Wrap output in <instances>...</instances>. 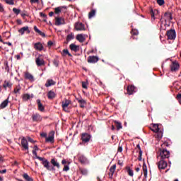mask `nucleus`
Listing matches in <instances>:
<instances>
[{
	"label": "nucleus",
	"instance_id": "1",
	"mask_svg": "<svg viewBox=\"0 0 181 181\" xmlns=\"http://www.w3.org/2000/svg\"><path fill=\"white\" fill-rule=\"evenodd\" d=\"M37 159H39L42 162V165H43V167L45 168L47 170H56V168H57V169H60V163H59V161H57L56 158L51 159L50 162H49L47 159L42 157H37ZM50 163L52 165H51Z\"/></svg>",
	"mask_w": 181,
	"mask_h": 181
},
{
	"label": "nucleus",
	"instance_id": "2",
	"mask_svg": "<svg viewBox=\"0 0 181 181\" xmlns=\"http://www.w3.org/2000/svg\"><path fill=\"white\" fill-rule=\"evenodd\" d=\"M165 146H169V144L168 142H165L161 145V148L158 149V153L159 156L158 158H160V159H169L170 157V152L169 151L163 148H165Z\"/></svg>",
	"mask_w": 181,
	"mask_h": 181
},
{
	"label": "nucleus",
	"instance_id": "3",
	"mask_svg": "<svg viewBox=\"0 0 181 181\" xmlns=\"http://www.w3.org/2000/svg\"><path fill=\"white\" fill-rule=\"evenodd\" d=\"M150 129L153 132H155V134H156V138L160 139L163 136V132H162V130H160L159 124H151V126L150 127Z\"/></svg>",
	"mask_w": 181,
	"mask_h": 181
},
{
	"label": "nucleus",
	"instance_id": "4",
	"mask_svg": "<svg viewBox=\"0 0 181 181\" xmlns=\"http://www.w3.org/2000/svg\"><path fill=\"white\" fill-rule=\"evenodd\" d=\"M33 122H42L43 117L39 113H34L31 116Z\"/></svg>",
	"mask_w": 181,
	"mask_h": 181
},
{
	"label": "nucleus",
	"instance_id": "5",
	"mask_svg": "<svg viewBox=\"0 0 181 181\" xmlns=\"http://www.w3.org/2000/svg\"><path fill=\"white\" fill-rule=\"evenodd\" d=\"M35 64L38 67H42V66H45V64H46L42 55H39L37 58H35Z\"/></svg>",
	"mask_w": 181,
	"mask_h": 181
},
{
	"label": "nucleus",
	"instance_id": "6",
	"mask_svg": "<svg viewBox=\"0 0 181 181\" xmlns=\"http://www.w3.org/2000/svg\"><path fill=\"white\" fill-rule=\"evenodd\" d=\"M166 35L170 40H175L176 39V31L175 30H168Z\"/></svg>",
	"mask_w": 181,
	"mask_h": 181
},
{
	"label": "nucleus",
	"instance_id": "7",
	"mask_svg": "<svg viewBox=\"0 0 181 181\" xmlns=\"http://www.w3.org/2000/svg\"><path fill=\"white\" fill-rule=\"evenodd\" d=\"M81 139L82 142L87 144V142H90V139H91V135H90L88 133H82Z\"/></svg>",
	"mask_w": 181,
	"mask_h": 181
},
{
	"label": "nucleus",
	"instance_id": "8",
	"mask_svg": "<svg viewBox=\"0 0 181 181\" xmlns=\"http://www.w3.org/2000/svg\"><path fill=\"white\" fill-rule=\"evenodd\" d=\"M71 103V101L70 100L65 99V101H63L62 103V107L66 112H69V105Z\"/></svg>",
	"mask_w": 181,
	"mask_h": 181
},
{
	"label": "nucleus",
	"instance_id": "9",
	"mask_svg": "<svg viewBox=\"0 0 181 181\" xmlns=\"http://www.w3.org/2000/svg\"><path fill=\"white\" fill-rule=\"evenodd\" d=\"M170 67L171 71H177V70L180 69V65L179 64V62L174 61L173 62Z\"/></svg>",
	"mask_w": 181,
	"mask_h": 181
},
{
	"label": "nucleus",
	"instance_id": "10",
	"mask_svg": "<svg viewBox=\"0 0 181 181\" xmlns=\"http://www.w3.org/2000/svg\"><path fill=\"white\" fill-rule=\"evenodd\" d=\"M21 146L23 148V149H25V151H29V144L25 137L21 139Z\"/></svg>",
	"mask_w": 181,
	"mask_h": 181
},
{
	"label": "nucleus",
	"instance_id": "11",
	"mask_svg": "<svg viewBox=\"0 0 181 181\" xmlns=\"http://www.w3.org/2000/svg\"><path fill=\"white\" fill-rule=\"evenodd\" d=\"M157 165L159 169H166L168 167V163L163 159L160 160Z\"/></svg>",
	"mask_w": 181,
	"mask_h": 181
},
{
	"label": "nucleus",
	"instance_id": "12",
	"mask_svg": "<svg viewBox=\"0 0 181 181\" xmlns=\"http://www.w3.org/2000/svg\"><path fill=\"white\" fill-rule=\"evenodd\" d=\"M55 25L57 26H60V25H66V21L64 18L62 17H57L55 18Z\"/></svg>",
	"mask_w": 181,
	"mask_h": 181
},
{
	"label": "nucleus",
	"instance_id": "13",
	"mask_svg": "<svg viewBox=\"0 0 181 181\" xmlns=\"http://www.w3.org/2000/svg\"><path fill=\"white\" fill-rule=\"evenodd\" d=\"M75 29L76 30H86V26L83 23L78 22L75 23Z\"/></svg>",
	"mask_w": 181,
	"mask_h": 181
},
{
	"label": "nucleus",
	"instance_id": "14",
	"mask_svg": "<svg viewBox=\"0 0 181 181\" xmlns=\"http://www.w3.org/2000/svg\"><path fill=\"white\" fill-rule=\"evenodd\" d=\"M69 49L70 50H71V52H75V53H77V52H80V46L76 45L74 43L69 45Z\"/></svg>",
	"mask_w": 181,
	"mask_h": 181
},
{
	"label": "nucleus",
	"instance_id": "15",
	"mask_svg": "<svg viewBox=\"0 0 181 181\" xmlns=\"http://www.w3.org/2000/svg\"><path fill=\"white\" fill-rule=\"evenodd\" d=\"M25 33H27V35H29V33H30L29 27H28V26L23 27L22 28L18 30V33H21V35H25Z\"/></svg>",
	"mask_w": 181,
	"mask_h": 181
},
{
	"label": "nucleus",
	"instance_id": "16",
	"mask_svg": "<svg viewBox=\"0 0 181 181\" xmlns=\"http://www.w3.org/2000/svg\"><path fill=\"white\" fill-rule=\"evenodd\" d=\"M99 59L98 57H95V56H89L88 57V63H97V62H98Z\"/></svg>",
	"mask_w": 181,
	"mask_h": 181
},
{
	"label": "nucleus",
	"instance_id": "17",
	"mask_svg": "<svg viewBox=\"0 0 181 181\" xmlns=\"http://www.w3.org/2000/svg\"><path fill=\"white\" fill-rule=\"evenodd\" d=\"M73 39H74V33H69L67 36H66V41L64 42L65 45H68L69 42H70L71 40H73Z\"/></svg>",
	"mask_w": 181,
	"mask_h": 181
},
{
	"label": "nucleus",
	"instance_id": "18",
	"mask_svg": "<svg viewBox=\"0 0 181 181\" xmlns=\"http://www.w3.org/2000/svg\"><path fill=\"white\" fill-rule=\"evenodd\" d=\"M8 104H9V98H7L0 104V109L4 110V108H6Z\"/></svg>",
	"mask_w": 181,
	"mask_h": 181
},
{
	"label": "nucleus",
	"instance_id": "19",
	"mask_svg": "<svg viewBox=\"0 0 181 181\" xmlns=\"http://www.w3.org/2000/svg\"><path fill=\"white\" fill-rule=\"evenodd\" d=\"M25 78H26V80H29V81L33 82L35 81V78L33 76V75L29 73V72H26L25 74Z\"/></svg>",
	"mask_w": 181,
	"mask_h": 181
},
{
	"label": "nucleus",
	"instance_id": "20",
	"mask_svg": "<svg viewBox=\"0 0 181 181\" xmlns=\"http://www.w3.org/2000/svg\"><path fill=\"white\" fill-rule=\"evenodd\" d=\"M76 40H78V42H80V43H83L86 41V37H84L83 34H78L76 35Z\"/></svg>",
	"mask_w": 181,
	"mask_h": 181
},
{
	"label": "nucleus",
	"instance_id": "21",
	"mask_svg": "<svg viewBox=\"0 0 181 181\" xmlns=\"http://www.w3.org/2000/svg\"><path fill=\"white\" fill-rule=\"evenodd\" d=\"M34 49H35V50H39L40 52H42V50H43V45L40 42H36L35 44H34Z\"/></svg>",
	"mask_w": 181,
	"mask_h": 181
},
{
	"label": "nucleus",
	"instance_id": "22",
	"mask_svg": "<svg viewBox=\"0 0 181 181\" xmlns=\"http://www.w3.org/2000/svg\"><path fill=\"white\" fill-rule=\"evenodd\" d=\"M78 160L81 162V163H82V165H86V163L88 162V160H87V158H86L84 156H80L78 157Z\"/></svg>",
	"mask_w": 181,
	"mask_h": 181
},
{
	"label": "nucleus",
	"instance_id": "23",
	"mask_svg": "<svg viewBox=\"0 0 181 181\" xmlns=\"http://www.w3.org/2000/svg\"><path fill=\"white\" fill-rule=\"evenodd\" d=\"M45 142L53 144V142H54V134H49L48 137H46Z\"/></svg>",
	"mask_w": 181,
	"mask_h": 181
},
{
	"label": "nucleus",
	"instance_id": "24",
	"mask_svg": "<svg viewBox=\"0 0 181 181\" xmlns=\"http://www.w3.org/2000/svg\"><path fill=\"white\" fill-rule=\"evenodd\" d=\"M47 95L49 100H53V98H56V93L53 90H49L47 93Z\"/></svg>",
	"mask_w": 181,
	"mask_h": 181
},
{
	"label": "nucleus",
	"instance_id": "25",
	"mask_svg": "<svg viewBox=\"0 0 181 181\" xmlns=\"http://www.w3.org/2000/svg\"><path fill=\"white\" fill-rule=\"evenodd\" d=\"M37 104L38 105L39 111H41V112H43L45 111V107H43V104H42V102H40V99L37 100Z\"/></svg>",
	"mask_w": 181,
	"mask_h": 181
},
{
	"label": "nucleus",
	"instance_id": "26",
	"mask_svg": "<svg viewBox=\"0 0 181 181\" xmlns=\"http://www.w3.org/2000/svg\"><path fill=\"white\" fill-rule=\"evenodd\" d=\"M34 30H35V32H36V33H38V35H40V36H42V37H46V34H45V33L40 31V30H39V28H37V27L36 25L34 26Z\"/></svg>",
	"mask_w": 181,
	"mask_h": 181
},
{
	"label": "nucleus",
	"instance_id": "27",
	"mask_svg": "<svg viewBox=\"0 0 181 181\" xmlns=\"http://www.w3.org/2000/svg\"><path fill=\"white\" fill-rule=\"evenodd\" d=\"M131 35H132V39H138L136 36L139 35V33L138 32V30L132 29L131 31Z\"/></svg>",
	"mask_w": 181,
	"mask_h": 181
},
{
	"label": "nucleus",
	"instance_id": "28",
	"mask_svg": "<svg viewBox=\"0 0 181 181\" xmlns=\"http://www.w3.org/2000/svg\"><path fill=\"white\" fill-rule=\"evenodd\" d=\"M77 101L79 103L81 108H84V106L87 104V102L82 98L81 99L78 98Z\"/></svg>",
	"mask_w": 181,
	"mask_h": 181
},
{
	"label": "nucleus",
	"instance_id": "29",
	"mask_svg": "<svg viewBox=\"0 0 181 181\" xmlns=\"http://www.w3.org/2000/svg\"><path fill=\"white\" fill-rule=\"evenodd\" d=\"M54 84H56L54 81L52 79H48L45 83V87H51V86H54Z\"/></svg>",
	"mask_w": 181,
	"mask_h": 181
},
{
	"label": "nucleus",
	"instance_id": "30",
	"mask_svg": "<svg viewBox=\"0 0 181 181\" xmlns=\"http://www.w3.org/2000/svg\"><path fill=\"white\" fill-rule=\"evenodd\" d=\"M127 91H128V94L129 95H131V94H134V93L135 92V86H129L127 87Z\"/></svg>",
	"mask_w": 181,
	"mask_h": 181
},
{
	"label": "nucleus",
	"instance_id": "31",
	"mask_svg": "<svg viewBox=\"0 0 181 181\" xmlns=\"http://www.w3.org/2000/svg\"><path fill=\"white\" fill-rule=\"evenodd\" d=\"M23 177L25 179L26 181H33V178H32L28 173H24L23 174Z\"/></svg>",
	"mask_w": 181,
	"mask_h": 181
},
{
	"label": "nucleus",
	"instance_id": "32",
	"mask_svg": "<svg viewBox=\"0 0 181 181\" xmlns=\"http://www.w3.org/2000/svg\"><path fill=\"white\" fill-rule=\"evenodd\" d=\"M4 88H11L12 87V83L8 81H5L4 83L3 84Z\"/></svg>",
	"mask_w": 181,
	"mask_h": 181
},
{
	"label": "nucleus",
	"instance_id": "33",
	"mask_svg": "<svg viewBox=\"0 0 181 181\" xmlns=\"http://www.w3.org/2000/svg\"><path fill=\"white\" fill-rule=\"evenodd\" d=\"M110 173H108L110 179H112V176H114V165H112L110 169Z\"/></svg>",
	"mask_w": 181,
	"mask_h": 181
},
{
	"label": "nucleus",
	"instance_id": "34",
	"mask_svg": "<svg viewBox=\"0 0 181 181\" xmlns=\"http://www.w3.org/2000/svg\"><path fill=\"white\" fill-rule=\"evenodd\" d=\"M136 146L139 149L138 160L141 161L142 160V150H141V146H139V144H138Z\"/></svg>",
	"mask_w": 181,
	"mask_h": 181
},
{
	"label": "nucleus",
	"instance_id": "35",
	"mask_svg": "<svg viewBox=\"0 0 181 181\" xmlns=\"http://www.w3.org/2000/svg\"><path fill=\"white\" fill-rule=\"evenodd\" d=\"M143 172H144V175L146 177L148 176V168L145 164L143 165Z\"/></svg>",
	"mask_w": 181,
	"mask_h": 181
},
{
	"label": "nucleus",
	"instance_id": "36",
	"mask_svg": "<svg viewBox=\"0 0 181 181\" xmlns=\"http://www.w3.org/2000/svg\"><path fill=\"white\" fill-rule=\"evenodd\" d=\"M115 123L116 124L115 127L117 131H119V129H122V124H121V122H115Z\"/></svg>",
	"mask_w": 181,
	"mask_h": 181
},
{
	"label": "nucleus",
	"instance_id": "37",
	"mask_svg": "<svg viewBox=\"0 0 181 181\" xmlns=\"http://www.w3.org/2000/svg\"><path fill=\"white\" fill-rule=\"evenodd\" d=\"M94 16H95V10L92 9L88 13V18L89 19H91V18H94Z\"/></svg>",
	"mask_w": 181,
	"mask_h": 181
},
{
	"label": "nucleus",
	"instance_id": "38",
	"mask_svg": "<svg viewBox=\"0 0 181 181\" xmlns=\"http://www.w3.org/2000/svg\"><path fill=\"white\" fill-rule=\"evenodd\" d=\"M79 171L81 172V175H84L85 176L88 173V171L86 168H80Z\"/></svg>",
	"mask_w": 181,
	"mask_h": 181
},
{
	"label": "nucleus",
	"instance_id": "39",
	"mask_svg": "<svg viewBox=\"0 0 181 181\" xmlns=\"http://www.w3.org/2000/svg\"><path fill=\"white\" fill-rule=\"evenodd\" d=\"M22 89V88L21 87V86L20 85H18L16 87V88L14 89V93H16V94H20V91H21V90Z\"/></svg>",
	"mask_w": 181,
	"mask_h": 181
},
{
	"label": "nucleus",
	"instance_id": "40",
	"mask_svg": "<svg viewBox=\"0 0 181 181\" xmlns=\"http://www.w3.org/2000/svg\"><path fill=\"white\" fill-rule=\"evenodd\" d=\"M62 52H63V53H64V54L65 56L68 55L69 57H73V55H71V54H70V52H69V49H63Z\"/></svg>",
	"mask_w": 181,
	"mask_h": 181
},
{
	"label": "nucleus",
	"instance_id": "41",
	"mask_svg": "<svg viewBox=\"0 0 181 181\" xmlns=\"http://www.w3.org/2000/svg\"><path fill=\"white\" fill-rule=\"evenodd\" d=\"M5 2L8 5H15V0H5Z\"/></svg>",
	"mask_w": 181,
	"mask_h": 181
},
{
	"label": "nucleus",
	"instance_id": "42",
	"mask_svg": "<svg viewBox=\"0 0 181 181\" xmlns=\"http://www.w3.org/2000/svg\"><path fill=\"white\" fill-rule=\"evenodd\" d=\"M23 100H25V101H28V100H30V95L26 93L24 94L23 96Z\"/></svg>",
	"mask_w": 181,
	"mask_h": 181
},
{
	"label": "nucleus",
	"instance_id": "43",
	"mask_svg": "<svg viewBox=\"0 0 181 181\" xmlns=\"http://www.w3.org/2000/svg\"><path fill=\"white\" fill-rule=\"evenodd\" d=\"M156 12H158V11H156V10H151V19H152V21H155V13Z\"/></svg>",
	"mask_w": 181,
	"mask_h": 181
},
{
	"label": "nucleus",
	"instance_id": "44",
	"mask_svg": "<svg viewBox=\"0 0 181 181\" xmlns=\"http://www.w3.org/2000/svg\"><path fill=\"white\" fill-rule=\"evenodd\" d=\"M60 12H62V7H57L54 8V13L57 15H59V13H60Z\"/></svg>",
	"mask_w": 181,
	"mask_h": 181
},
{
	"label": "nucleus",
	"instance_id": "45",
	"mask_svg": "<svg viewBox=\"0 0 181 181\" xmlns=\"http://www.w3.org/2000/svg\"><path fill=\"white\" fill-rule=\"evenodd\" d=\"M13 12L16 15H19V13H21V9L16 8H13Z\"/></svg>",
	"mask_w": 181,
	"mask_h": 181
},
{
	"label": "nucleus",
	"instance_id": "46",
	"mask_svg": "<svg viewBox=\"0 0 181 181\" xmlns=\"http://www.w3.org/2000/svg\"><path fill=\"white\" fill-rule=\"evenodd\" d=\"M127 172L129 176H134V171L130 168H127Z\"/></svg>",
	"mask_w": 181,
	"mask_h": 181
},
{
	"label": "nucleus",
	"instance_id": "47",
	"mask_svg": "<svg viewBox=\"0 0 181 181\" xmlns=\"http://www.w3.org/2000/svg\"><path fill=\"white\" fill-rule=\"evenodd\" d=\"M59 60L57 59L53 60V64L54 65L55 67H59Z\"/></svg>",
	"mask_w": 181,
	"mask_h": 181
},
{
	"label": "nucleus",
	"instance_id": "48",
	"mask_svg": "<svg viewBox=\"0 0 181 181\" xmlns=\"http://www.w3.org/2000/svg\"><path fill=\"white\" fill-rule=\"evenodd\" d=\"M157 4L160 5V6H162L165 4V0H157Z\"/></svg>",
	"mask_w": 181,
	"mask_h": 181
},
{
	"label": "nucleus",
	"instance_id": "49",
	"mask_svg": "<svg viewBox=\"0 0 181 181\" xmlns=\"http://www.w3.org/2000/svg\"><path fill=\"white\" fill-rule=\"evenodd\" d=\"M63 170H64V172H67V171L70 170V168L69 167V165H65L64 166Z\"/></svg>",
	"mask_w": 181,
	"mask_h": 181
},
{
	"label": "nucleus",
	"instance_id": "50",
	"mask_svg": "<svg viewBox=\"0 0 181 181\" xmlns=\"http://www.w3.org/2000/svg\"><path fill=\"white\" fill-rule=\"evenodd\" d=\"M87 82H82V87L83 88L87 89Z\"/></svg>",
	"mask_w": 181,
	"mask_h": 181
},
{
	"label": "nucleus",
	"instance_id": "51",
	"mask_svg": "<svg viewBox=\"0 0 181 181\" xmlns=\"http://www.w3.org/2000/svg\"><path fill=\"white\" fill-rule=\"evenodd\" d=\"M28 142H31V144H35V140L30 137H27Z\"/></svg>",
	"mask_w": 181,
	"mask_h": 181
},
{
	"label": "nucleus",
	"instance_id": "52",
	"mask_svg": "<svg viewBox=\"0 0 181 181\" xmlns=\"http://www.w3.org/2000/svg\"><path fill=\"white\" fill-rule=\"evenodd\" d=\"M40 136H42V138H47V134L42 132L40 134Z\"/></svg>",
	"mask_w": 181,
	"mask_h": 181
},
{
	"label": "nucleus",
	"instance_id": "53",
	"mask_svg": "<svg viewBox=\"0 0 181 181\" xmlns=\"http://www.w3.org/2000/svg\"><path fill=\"white\" fill-rule=\"evenodd\" d=\"M30 4H39V0H30Z\"/></svg>",
	"mask_w": 181,
	"mask_h": 181
},
{
	"label": "nucleus",
	"instance_id": "54",
	"mask_svg": "<svg viewBox=\"0 0 181 181\" xmlns=\"http://www.w3.org/2000/svg\"><path fill=\"white\" fill-rule=\"evenodd\" d=\"M5 70L7 73H9V66H8V63H6Z\"/></svg>",
	"mask_w": 181,
	"mask_h": 181
},
{
	"label": "nucleus",
	"instance_id": "55",
	"mask_svg": "<svg viewBox=\"0 0 181 181\" xmlns=\"http://www.w3.org/2000/svg\"><path fill=\"white\" fill-rule=\"evenodd\" d=\"M177 100H178V101L181 100V93H179L176 96Z\"/></svg>",
	"mask_w": 181,
	"mask_h": 181
},
{
	"label": "nucleus",
	"instance_id": "56",
	"mask_svg": "<svg viewBox=\"0 0 181 181\" xmlns=\"http://www.w3.org/2000/svg\"><path fill=\"white\" fill-rule=\"evenodd\" d=\"M40 16H41L42 18H47V16L43 13H40Z\"/></svg>",
	"mask_w": 181,
	"mask_h": 181
},
{
	"label": "nucleus",
	"instance_id": "57",
	"mask_svg": "<svg viewBox=\"0 0 181 181\" xmlns=\"http://www.w3.org/2000/svg\"><path fill=\"white\" fill-rule=\"evenodd\" d=\"M165 16H168V17H170V21H172V15H171L170 13H165Z\"/></svg>",
	"mask_w": 181,
	"mask_h": 181
},
{
	"label": "nucleus",
	"instance_id": "58",
	"mask_svg": "<svg viewBox=\"0 0 181 181\" xmlns=\"http://www.w3.org/2000/svg\"><path fill=\"white\" fill-rule=\"evenodd\" d=\"M33 155H34L35 156H36V158H37L38 156H37V152H36V151L35 150H33Z\"/></svg>",
	"mask_w": 181,
	"mask_h": 181
},
{
	"label": "nucleus",
	"instance_id": "59",
	"mask_svg": "<svg viewBox=\"0 0 181 181\" xmlns=\"http://www.w3.org/2000/svg\"><path fill=\"white\" fill-rule=\"evenodd\" d=\"M117 152H122V146H119Z\"/></svg>",
	"mask_w": 181,
	"mask_h": 181
},
{
	"label": "nucleus",
	"instance_id": "60",
	"mask_svg": "<svg viewBox=\"0 0 181 181\" xmlns=\"http://www.w3.org/2000/svg\"><path fill=\"white\" fill-rule=\"evenodd\" d=\"M62 165H66L67 164V161L66 160V159H63V160H62Z\"/></svg>",
	"mask_w": 181,
	"mask_h": 181
},
{
	"label": "nucleus",
	"instance_id": "61",
	"mask_svg": "<svg viewBox=\"0 0 181 181\" xmlns=\"http://www.w3.org/2000/svg\"><path fill=\"white\" fill-rule=\"evenodd\" d=\"M33 151H39V147L37 145L34 146Z\"/></svg>",
	"mask_w": 181,
	"mask_h": 181
},
{
	"label": "nucleus",
	"instance_id": "62",
	"mask_svg": "<svg viewBox=\"0 0 181 181\" xmlns=\"http://www.w3.org/2000/svg\"><path fill=\"white\" fill-rule=\"evenodd\" d=\"M4 6H2V4H0V12H4Z\"/></svg>",
	"mask_w": 181,
	"mask_h": 181
},
{
	"label": "nucleus",
	"instance_id": "63",
	"mask_svg": "<svg viewBox=\"0 0 181 181\" xmlns=\"http://www.w3.org/2000/svg\"><path fill=\"white\" fill-rule=\"evenodd\" d=\"M17 23H18V25H22V20L18 19L17 20Z\"/></svg>",
	"mask_w": 181,
	"mask_h": 181
},
{
	"label": "nucleus",
	"instance_id": "64",
	"mask_svg": "<svg viewBox=\"0 0 181 181\" xmlns=\"http://www.w3.org/2000/svg\"><path fill=\"white\" fill-rule=\"evenodd\" d=\"M47 45H48V46H53V42L49 41V42H47Z\"/></svg>",
	"mask_w": 181,
	"mask_h": 181
}]
</instances>
